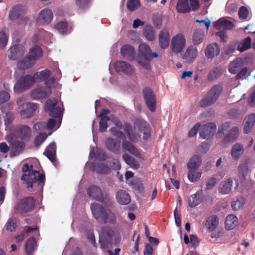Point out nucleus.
Segmentation results:
<instances>
[{"label": "nucleus", "mask_w": 255, "mask_h": 255, "mask_svg": "<svg viewBox=\"0 0 255 255\" xmlns=\"http://www.w3.org/2000/svg\"><path fill=\"white\" fill-rule=\"evenodd\" d=\"M51 74L49 70L45 69L39 72H36L34 76L37 77L41 81H45L49 78Z\"/></svg>", "instance_id": "54"}, {"label": "nucleus", "mask_w": 255, "mask_h": 255, "mask_svg": "<svg viewBox=\"0 0 255 255\" xmlns=\"http://www.w3.org/2000/svg\"><path fill=\"white\" fill-rule=\"evenodd\" d=\"M186 43V39L183 35L178 34L174 36L171 42L172 51L175 53L181 52L184 48Z\"/></svg>", "instance_id": "10"}, {"label": "nucleus", "mask_w": 255, "mask_h": 255, "mask_svg": "<svg viewBox=\"0 0 255 255\" xmlns=\"http://www.w3.org/2000/svg\"><path fill=\"white\" fill-rule=\"evenodd\" d=\"M55 28L59 33L64 34L69 32L68 23L66 21H60L56 23Z\"/></svg>", "instance_id": "46"}, {"label": "nucleus", "mask_w": 255, "mask_h": 255, "mask_svg": "<svg viewBox=\"0 0 255 255\" xmlns=\"http://www.w3.org/2000/svg\"><path fill=\"white\" fill-rule=\"evenodd\" d=\"M56 143L53 141L46 147L43 153L52 163L56 161Z\"/></svg>", "instance_id": "19"}, {"label": "nucleus", "mask_w": 255, "mask_h": 255, "mask_svg": "<svg viewBox=\"0 0 255 255\" xmlns=\"http://www.w3.org/2000/svg\"><path fill=\"white\" fill-rule=\"evenodd\" d=\"M89 169L92 172L101 174H108L111 172L110 168L103 163L91 162Z\"/></svg>", "instance_id": "17"}, {"label": "nucleus", "mask_w": 255, "mask_h": 255, "mask_svg": "<svg viewBox=\"0 0 255 255\" xmlns=\"http://www.w3.org/2000/svg\"><path fill=\"white\" fill-rule=\"evenodd\" d=\"M16 132L21 139L28 138L31 133L30 128L26 125H20L16 128Z\"/></svg>", "instance_id": "32"}, {"label": "nucleus", "mask_w": 255, "mask_h": 255, "mask_svg": "<svg viewBox=\"0 0 255 255\" xmlns=\"http://www.w3.org/2000/svg\"><path fill=\"white\" fill-rule=\"evenodd\" d=\"M12 146L14 150V152L18 154L24 148L25 144L21 141H14L12 142Z\"/></svg>", "instance_id": "53"}, {"label": "nucleus", "mask_w": 255, "mask_h": 255, "mask_svg": "<svg viewBox=\"0 0 255 255\" xmlns=\"http://www.w3.org/2000/svg\"><path fill=\"white\" fill-rule=\"evenodd\" d=\"M201 176V173L200 172H196V170H188L187 176L189 180L192 182H196L198 180Z\"/></svg>", "instance_id": "49"}, {"label": "nucleus", "mask_w": 255, "mask_h": 255, "mask_svg": "<svg viewBox=\"0 0 255 255\" xmlns=\"http://www.w3.org/2000/svg\"><path fill=\"white\" fill-rule=\"evenodd\" d=\"M110 119L109 117H102L99 122V131L104 132L106 131L108 128V122Z\"/></svg>", "instance_id": "55"}, {"label": "nucleus", "mask_w": 255, "mask_h": 255, "mask_svg": "<svg viewBox=\"0 0 255 255\" xmlns=\"http://www.w3.org/2000/svg\"><path fill=\"white\" fill-rule=\"evenodd\" d=\"M24 53V46L20 44H16L12 45L7 51V56L9 59L15 60L22 57Z\"/></svg>", "instance_id": "13"}, {"label": "nucleus", "mask_w": 255, "mask_h": 255, "mask_svg": "<svg viewBox=\"0 0 255 255\" xmlns=\"http://www.w3.org/2000/svg\"><path fill=\"white\" fill-rule=\"evenodd\" d=\"M252 39L250 37H248L243 39L238 45L237 50L241 52L247 50L251 48Z\"/></svg>", "instance_id": "39"}, {"label": "nucleus", "mask_w": 255, "mask_h": 255, "mask_svg": "<svg viewBox=\"0 0 255 255\" xmlns=\"http://www.w3.org/2000/svg\"><path fill=\"white\" fill-rule=\"evenodd\" d=\"M22 108L20 115L22 118L28 119L32 117L37 110L38 105L33 103H24L19 105Z\"/></svg>", "instance_id": "11"}, {"label": "nucleus", "mask_w": 255, "mask_h": 255, "mask_svg": "<svg viewBox=\"0 0 255 255\" xmlns=\"http://www.w3.org/2000/svg\"><path fill=\"white\" fill-rule=\"evenodd\" d=\"M219 224V219L216 215L210 216L207 219L205 226L209 232H213Z\"/></svg>", "instance_id": "34"}, {"label": "nucleus", "mask_w": 255, "mask_h": 255, "mask_svg": "<svg viewBox=\"0 0 255 255\" xmlns=\"http://www.w3.org/2000/svg\"><path fill=\"white\" fill-rule=\"evenodd\" d=\"M91 210L94 218L99 223H102L105 221V214L107 210L101 204L97 203H93L91 204Z\"/></svg>", "instance_id": "12"}, {"label": "nucleus", "mask_w": 255, "mask_h": 255, "mask_svg": "<svg viewBox=\"0 0 255 255\" xmlns=\"http://www.w3.org/2000/svg\"><path fill=\"white\" fill-rule=\"evenodd\" d=\"M47 135L45 133H40L37 135L34 140V144L35 147H39V146L47 138Z\"/></svg>", "instance_id": "56"}, {"label": "nucleus", "mask_w": 255, "mask_h": 255, "mask_svg": "<svg viewBox=\"0 0 255 255\" xmlns=\"http://www.w3.org/2000/svg\"><path fill=\"white\" fill-rule=\"evenodd\" d=\"M35 201L32 197L22 199L14 206L16 213L23 214L32 211L35 207Z\"/></svg>", "instance_id": "5"}, {"label": "nucleus", "mask_w": 255, "mask_h": 255, "mask_svg": "<svg viewBox=\"0 0 255 255\" xmlns=\"http://www.w3.org/2000/svg\"><path fill=\"white\" fill-rule=\"evenodd\" d=\"M222 90V87L220 85H214L208 92L206 96L200 101V106L207 107L215 103L219 98Z\"/></svg>", "instance_id": "2"}, {"label": "nucleus", "mask_w": 255, "mask_h": 255, "mask_svg": "<svg viewBox=\"0 0 255 255\" xmlns=\"http://www.w3.org/2000/svg\"><path fill=\"white\" fill-rule=\"evenodd\" d=\"M231 125V123L230 122H225L223 124L221 127L219 128L217 134L219 136L224 134V132L230 128Z\"/></svg>", "instance_id": "63"}, {"label": "nucleus", "mask_w": 255, "mask_h": 255, "mask_svg": "<svg viewBox=\"0 0 255 255\" xmlns=\"http://www.w3.org/2000/svg\"><path fill=\"white\" fill-rule=\"evenodd\" d=\"M176 9L179 13H187L190 11L189 0H178L176 5Z\"/></svg>", "instance_id": "35"}, {"label": "nucleus", "mask_w": 255, "mask_h": 255, "mask_svg": "<svg viewBox=\"0 0 255 255\" xmlns=\"http://www.w3.org/2000/svg\"><path fill=\"white\" fill-rule=\"evenodd\" d=\"M51 91V88L49 86L38 87L31 90L30 96L34 100L45 99L50 96Z\"/></svg>", "instance_id": "8"}, {"label": "nucleus", "mask_w": 255, "mask_h": 255, "mask_svg": "<svg viewBox=\"0 0 255 255\" xmlns=\"http://www.w3.org/2000/svg\"><path fill=\"white\" fill-rule=\"evenodd\" d=\"M239 17L240 19L245 20L247 19L249 15V11L247 7L245 6H241L238 12Z\"/></svg>", "instance_id": "58"}, {"label": "nucleus", "mask_w": 255, "mask_h": 255, "mask_svg": "<svg viewBox=\"0 0 255 255\" xmlns=\"http://www.w3.org/2000/svg\"><path fill=\"white\" fill-rule=\"evenodd\" d=\"M110 130L112 133L116 137L123 139H125L126 138L125 134L121 130L118 129L116 128H112Z\"/></svg>", "instance_id": "64"}, {"label": "nucleus", "mask_w": 255, "mask_h": 255, "mask_svg": "<svg viewBox=\"0 0 255 255\" xmlns=\"http://www.w3.org/2000/svg\"><path fill=\"white\" fill-rule=\"evenodd\" d=\"M202 162L201 157L198 155L192 156L189 160L187 164L188 170H196L200 166Z\"/></svg>", "instance_id": "27"}, {"label": "nucleus", "mask_w": 255, "mask_h": 255, "mask_svg": "<svg viewBox=\"0 0 255 255\" xmlns=\"http://www.w3.org/2000/svg\"><path fill=\"white\" fill-rule=\"evenodd\" d=\"M42 48L40 46L35 45L30 49V54L29 56L33 58L36 61L37 59L42 57Z\"/></svg>", "instance_id": "45"}, {"label": "nucleus", "mask_w": 255, "mask_h": 255, "mask_svg": "<svg viewBox=\"0 0 255 255\" xmlns=\"http://www.w3.org/2000/svg\"><path fill=\"white\" fill-rule=\"evenodd\" d=\"M46 111H49V115L50 117L60 119V124L61 122L63 111L64 110L60 105H58V100L56 99H49L47 100L45 104Z\"/></svg>", "instance_id": "3"}, {"label": "nucleus", "mask_w": 255, "mask_h": 255, "mask_svg": "<svg viewBox=\"0 0 255 255\" xmlns=\"http://www.w3.org/2000/svg\"><path fill=\"white\" fill-rule=\"evenodd\" d=\"M108 158L109 160L107 161V163L113 170H119L121 168V164L118 159L113 157H110Z\"/></svg>", "instance_id": "50"}, {"label": "nucleus", "mask_w": 255, "mask_h": 255, "mask_svg": "<svg viewBox=\"0 0 255 255\" xmlns=\"http://www.w3.org/2000/svg\"><path fill=\"white\" fill-rule=\"evenodd\" d=\"M115 68L118 72H123L126 74H130L133 72L131 65L123 61H119L115 63Z\"/></svg>", "instance_id": "18"}, {"label": "nucleus", "mask_w": 255, "mask_h": 255, "mask_svg": "<svg viewBox=\"0 0 255 255\" xmlns=\"http://www.w3.org/2000/svg\"><path fill=\"white\" fill-rule=\"evenodd\" d=\"M122 148L128 151L129 152H130L131 154H133V155L139 157L140 155V153L139 151L138 150V149L130 141L125 140L122 142Z\"/></svg>", "instance_id": "30"}, {"label": "nucleus", "mask_w": 255, "mask_h": 255, "mask_svg": "<svg viewBox=\"0 0 255 255\" xmlns=\"http://www.w3.org/2000/svg\"><path fill=\"white\" fill-rule=\"evenodd\" d=\"M238 224V219L234 215H228L225 220V228L228 230L234 229Z\"/></svg>", "instance_id": "33"}, {"label": "nucleus", "mask_w": 255, "mask_h": 255, "mask_svg": "<svg viewBox=\"0 0 255 255\" xmlns=\"http://www.w3.org/2000/svg\"><path fill=\"white\" fill-rule=\"evenodd\" d=\"M197 48L194 45H190L186 49L185 53L182 55V58L188 63H191L198 55Z\"/></svg>", "instance_id": "15"}, {"label": "nucleus", "mask_w": 255, "mask_h": 255, "mask_svg": "<svg viewBox=\"0 0 255 255\" xmlns=\"http://www.w3.org/2000/svg\"><path fill=\"white\" fill-rule=\"evenodd\" d=\"M135 130L143 133V139L147 140L151 135L150 127L148 123L143 120H136L133 123Z\"/></svg>", "instance_id": "9"}, {"label": "nucleus", "mask_w": 255, "mask_h": 255, "mask_svg": "<svg viewBox=\"0 0 255 255\" xmlns=\"http://www.w3.org/2000/svg\"><path fill=\"white\" fill-rule=\"evenodd\" d=\"M244 204V199L242 197H239L236 200L232 201L231 206L233 210L238 211L243 207Z\"/></svg>", "instance_id": "51"}, {"label": "nucleus", "mask_w": 255, "mask_h": 255, "mask_svg": "<svg viewBox=\"0 0 255 255\" xmlns=\"http://www.w3.org/2000/svg\"><path fill=\"white\" fill-rule=\"evenodd\" d=\"M216 128L217 126L215 123H207L200 128L199 135L203 139H209L214 134Z\"/></svg>", "instance_id": "14"}, {"label": "nucleus", "mask_w": 255, "mask_h": 255, "mask_svg": "<svg viewBox=\"0 0 255 255\" xmlns=\"http://www.w3.org/2000/svg\"><path fill=\"white\" fill-rule=\"evenodd\" d=\"M220 53V48L217 43L209 44L205 50V54L208 58L212 59Z\"/></svg>", "instance_id": "23"}, {"label": "nucleus", "mask_w": 255, "mask_h": 255, "mask_svg": "<svg viewBox=\"0 0 255 255\" xmlns=\"http://www.w3.org/2000/svg\"><path fill=\"white\" fill-rule=\"evenodd\" d=\"M107 148L111 151L118 153L120 150V142L117 139L109 138L106 140Z\"/></svg>", "instance_id": "28"}, {"label": "nucleus", "mask_w": 255, "mask_h": 255, "mask_svg": "<svg viewBox=\"0 0 255 255\" xmlns=\"http://www.w3.org/2000/svg\"><path fill=\"white\" fill-rule=\"evenodd\" d=\"M139 0H128L127 3L128 9L130 11H133L140 6Z\"/></svg>", "instance_id": "57"}, {"label": "nucleus", "mask_w": 255, "mask_h": 255, "mask_svg": "<svg viewBox=\"0 0 255 255\" xmlns=\"http://www.w3.org/2000/svg\"><path fill=\"white\" fill-rule=\"evenodd\" d=\"M8 37L6 34L4 30H0V47L4 48L5 47Z\"/></svg>", "instance_id": "60"}, {"label": "nucleus", "mask_w": 255, "mask_h": 255, "mask_svg": "<svg viewBox=\"0 0 255 255\" xmlns=\"http://www.w3.org/2000/svg\"><path fill=\"white\" fill-rule=\"evenodd\" d=\"M5 113V115L4 117V125L5 128H8L9 126L13 122L14 120V115L10 112H8Z\"/></svg>", "instance_id": "59"}, {"label": "nucleus", "mask_w": 255, "mask_h": 255, "mask_svg": "<svg viewBox=\"0 0 255 255\" xmlns=\"http://www.w3.org/2000/svg\"><path fill=\"white\" fill-rule=\"evenodd\" d=\"M244 63L241 59H236L229 66V71L233 74H236L242 67Z\"/></svg>", "instance_id": "36"}, {"label": "nucleus", "mask_w": 255, "mask_h": 255, "mask_svg": "<svg viewBox=\"0 0 255 255\" xmlns=\"http://www.w3.org/2000/svg\"><path fill=\"white\" fill-rule=\"evenodd\" d=\"M255 123V114H251L247 116L244 120V131L245 133L251 132Z\"/></svg>", "instance_id": "29"}, {"label": "nucleus", "mask_w": 255, "mask_h": 255, "mask_svg": "<svg viewBox=\"0 0 255 255\" xmlns=\"http://www.w3.org/2000/svg\"><path fill=\"white\" fill-rule=\"evenodd\" d=\"M16 220L15 218L11 217L7 221L5 228L6 230L9 232L14 231L17 227Z\"/></svg>", "instance_id": "52"}, {"label": "nucleus", "mask_w": 255, "mask_h": 255, "mask_svg": "<svg viewBox=\"0 0 255 255\" xmlns=\"http://www.w3.org/2000/svg\"><path fill=\"white\" fill-rule=\"evenodd\" d=\"M142 94L147 108L151 112H154L156 108V98L152 89L149 87L144 88Z\"/></svg>", "instance_id": "6"}, {"label": "nucleus", "mask_w": 255, "mask_h": 255, "mask_svg": "<svg viewBox=\"0 0 255 255\" xmlns=\"http://www.w3.org/2000/svg\"><path fill=\"white\" fill-rule=\"evenodd\" d=\"M53 14L52 10L48 8H44L39 14L37 21L41 24H49L53 19Z\"/></svg>", "instance_id": "16"}, {"label": "nucleus", "mask_w": 255, "mask_h": 255, "mask_svg": "<svg viewBox=\"0 0 255 255\" xmlns=\"http://www.w3.org/2000/svg\"><path fill=\"white\" fill-rule=\"evenodd\" d=\"M127 135L128 139L132 142H136L140 138L139 133L134 131L133 129Z\"/></svg>", "instance_id": "62"}, {"label": "nucleus", "mask_w": 255, "mask_h": 255, "mask_svg": "<svg viewBox=\"0 0 255 255\" xmlns=\"http://www.w3.org/2000/svg\"><path fill=\"white\" fill-rule=\"evenodd\" d=\"M87 194L90 197L105 204L109 203L111 201V198L108 194L104 195L100 187L95 185L88 187Z\"/></svg>", "instance_id": "4"}, {"label": "nucleus", "mask_w": 255, "mask_h": 255, "mask_svg": "<svg viewBox=\"0 0 255 255\" xmlns=\"http://www.w3.org/2000/svg\"><path fill=\"white\" fill-rule=\"evenodd\" d=\"M36 241L35 239L32 237L29 238L25 244V251L27 254L30 255L36 249Z\"/></svg>", "instance_id": "38"}, {"label": "nucleus", "mask_w": 255, "mask_h": 255, "mask_svg": "<svg viewBox=\"0 0 255 255\" xmlns=\"http://www.w3.org/2000/svg\"><path fill=\"white\" fill-rule=\"evenodd\" d=\"M214 27L218 30L226 29L230 30L235 27L233 22L229 20L220 18L214 23Z\"/></svg>", "instance_id": "26"}, {"label": "nucleus", "mask_w": 255, "mask_h": 255, "mask_svg": "<svg viewBox=\"0 0 255 255\" xmlns=\"http://www.w3.org/2000/svg\"><path fill=\"white\" fill-rule=\"evenodd\" d=\"M35 62L33 58L28 55L17 62V67L19 69L24 70L32 67Z\"/></svg>", "instance_id": "24"}, {"label": "nucleus", "mask_w": 255, "mask_h": 255, "mask_svg": "<svg viewBox=\"0 0 255 255\" xmlns=\"http://www.w3.org/2000/svg\"><path fill=\"white\" fill-rule=\"evenodd\" d=\"M22 171L23 174L21 179L25 182L27 187L42 191L45 181V174L34 170L33 166H29L27 163L23 165Z\"/></svg>", "instance_id": "1"}, {"label": "nucleus", "mask_w": 255, "mask_h": 255, "mask_svg": "<svg viewBox=\"0 0 255 255\" xmlns=\"http://www.w3.org/2000/svg\"><path fill=\"white\" fill-rule=\"evenodd\" d=\"M105 221H102L101 224L110 223L111 224H115L117 222V219L115 215L110 211H107L105 217Z\"/></svg>", "instance_id": "48"}, {"label": "nucleus", "mask_w": 255, "mask_h": 255, "mask_svg": "<svg viewBox=\"0 0 255 255\" xmlns=\"http://www.w3.org/2000/svg\"><path fill=\"white\" fill-rule=\"evenodd\" d=\"M35 82V76L26 75L21 77L18 82L14 87V90L16 92H21L31 87Z\"/></svg>", "instance_id": "7"}, {"label": "nucleus", "mask_w": 255, "mask_h": 255, "mask_svg": "<svg viewBox=\"0 0 255 255\" xmlns=\"http://www.w3.org/2000/svg\"><path fill=\"white\" fill-rule=\"evenodd\" d=\"M25 8L24 6L17 4L14 6L9 12V18L11 20H15L25 13Z\"/></svg>", "instance_id": "20"}, {"label": "nucleus", "mask_w": 255, "mask_h": 255, "mask_svg": "<svg viewBox=\"0 0 255 255\" xmlns=\"http://www.w3.org/2000/svg\"><path fill=\"white\" fill-rule=\"evenodd\" d=\"M143 33L149 41H152L155 39L154 30L152 26L146 25L144 28Z\"/></svg>", "instance_id": "44"}, {"label": "nucleus", "mask_w": 255, "mask_h": 255, "mask_svg": "<svg viewBox=\"0 0 255 255\" xmlns=\"http://www.w3.org/2000/svg\"><path fill=\"white\" fill-rule=\"evenodd\" d=\"M75 1L79 8L86 9L89 6L91 0H75Z\"/></svg>", "instance_id": "61"}, {"label": "nucleus", "mask_w": 255, "mask_h": 255, "mask_svg": "<svg viewBox=\"0 0 255 255\" xmlns=\"http://www.w3.org/2000/svg\"><path fill=\"white\" fill-rule=\"evenodd\" d=\"M204 37V32L203 31L196 30L192 35V42L194 45H199L202 42Z\"/></svg>", "instance_id": "43"}, {"label": "nucleus", "mask_w": 255, "mask_h": 255, "mask_svg": "<svg viewBox=\"0 0 255 255\" xmlns=\"http://www.w3.org/2000/svg\"><path fill=\"white\" fill-rule=\"evenodd\" d=\"M139 54L142 56L144 59H149L151 49L148 45L145 43H141L138 46Z\"/></svg>", "instance_id": "42"}, {"label": "nucleus", "mask_w": 255, "mask_h": 255, "mask_svg": "<svg viewBox=\"0 0 255 255\" xmlns=\"http://www.w3.org/2000/svg\"><path fill=\"white\" fill-rule=\"evenodd\" d=\"M239 130V128L237 127H233L225 136L223 141V143L229 144L234 142L238 136Z\"/></svg>", "instance_id": "31"}, {"label": "nucleus", "mask_w": 255, "mask_h": 255, "mask_svg": "<svg viewBox=\"0 0 255 255\" xmlns=\"http://www.w3.org/2000/svg\"><path fill=\"white\" fill-rule=\"evenodd\" d=\"M121 53L123 57L129 61L134 59L135 51L133 47L129 45H123L121 49Z\"/></svg>", "instance_id": "21"}, {"label": "nucleus", "mask_w": 255, "mask_h": 255, "mask_svg": "<svg viewBox=\"0 0 255 255\" xmlns=\"http://www.w3.org/2000/svg\"><path fill=\"white\" fill-rule=\"evenodd\" d=\"M116 199L117 202L121 205H128L131 201L128 193L123 190H120L117 191Z\"/></svg>", "instance_id": "22"}, {"label": "nucleus", "mask_w": 255, "mask_h": 255, "mask_svg": "<svg viewBox=\"0 0 255 255\" xmlns=\"http://www.w3.org/2000/svg\"><path fill=\"white\" fill-rule=\"evenodd\" d=\"M169 33L167 29H162L159 34V42L160 46L162 49L167 48L169 44Z\"/></svg>", "instance_id": "25"}, {"label": "nucleus", "mask_w": 255, "mask_h": 255, "mask_svg": "<svg viewBox=\"0 0 255 255\" xmlns=\"http://www.w3.org/2000/svg\"><path fill=\"white\" fill-rule=\"evenodd\" d=\"M243 146L241 144L236 143L232 148L231 155L233 159L237 160L243 154Z\"/></svg>", "instance_id": "40"}, {"label": "nucleus", "mask_w": 255, "mask_h": 255, "mask_svg": "<svg viewBox=\"0 0 255 255\" xmlns=\"http://www.w3.org/2000/svg\"><path fill=\"white\" fill-rule=\"evenodd\" d=\"M188 205L191 208L196 207L201 202V199L199 198V195L197 193L191 195L188 200Z\"/></svg>", "instance_id": "47"}, {"label": "nucleus", "mask_w": 255, "mask_h": 255, "mask_svg": "<svg viewBox=\"0 0 255 255\" xmlns=\"http://www.w3.org/2000/svg\"><path fill=\"white\" fill-rule=\"evenodd\" d=\"M125 162L132 168H138L139 166L138 162L133 157L130 156L128 154H124L122 156Z\"/></svg>", "instance_id": "41"}, {"label": "nucleus", "mask_w": 255, "mask_h": 255, "mask_svg": "<svg viewBox=\"0 0 255 255\" xmlns=\"http://www.w3.org/2000/svg\"><path fill=\"white\" fill-rule=\"evenodd\" d=\"M232 184L233 179L231 178L224 181L219 189V192L223 194H229L232 190Z\"/></svg>", "instance_id": "37"}]
</instances>
